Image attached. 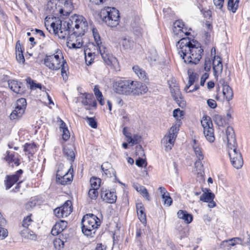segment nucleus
Returning a JSON list of instances; mask_svg holds the SVG:
<instances>
[{
  "instance_id": "f257e3e1",
  "label": "nucleus",
  "mask_w": 250,
  "mask_h": 250,
  "mask_svg": "<svg viewBox=\"0 0 250 250\" xmlns=\"http://www.w3.org/2000/svg\"><path fill=\"white\" fill-rule=\"evenodd\" d=\"M178 53L185 63L196 64L202 58L203 49L199 44H193L188 38H183L177 44Z\"/></svg>"
},
{
  "instance_id": "f03ea898",
  "label": "nucleus",
  "mask_w": 250,
  "mask_h": 250,
  "mask_svg": "<svg viewBox=\"0 0 250 250\" xmlns=\"http://www.w3.org/2000/svg\"><path fill=\"white\" fill-rule=\"evenodd\" d=\"M44 65L51 70H58L61 68V75L63 80L68 79V67L66 62L63 60L61 50L57 49L52 55H46L44 59Z\"/></svg>"
},
{
  "instance_id": "7ed1b4c3",
  "label": "nucleus",
  "mask_w": 250,
  "mask_h": 250,
  "mask_svg": "<svg viewBox=\"0 0 250 250\" xmlns=\"http://www.w3.org/2000/svg\"><path fill=\"white\" fill-rule=\"evenodd\" d=\"M45 26L50 33L61 39H64L69 34L70 26L68 20L62 21L59 18L46 17L44 21Z\"/></svg>"
},
{
  "instance_id": "20e7f679",
  "label": "nucleus",
  "mask_w": 250,
  "mask_h": 250,
  "mask_svg": "<svg viewBox=\"0 0 250 250\" xmlns=\"http://www.w3.org/2000/svg\"><path fill=\"white\" fill-rule=\"evenodd\" d=\"M100 16L102 21L111 27H116L119 23V12L114 7L104 8L101 10Z\"/></svg>"
},
{
  "instance_id": "39448f33",
  "label": "nucleus",
  "mask_w": 250,
  "mask_h": 250,
  "mask_svg": "<svg viewBox=\"0 0 250 250\" xmlns=\"http://www.w3.org/2000/svg\"><path fill=\"white\" fill-rule=\"evenodd\" d=\"M70 29H72L73 33L78 35H83L88 29V24L85 19L82 16L74 15L68 20Z\"/></svg>"
},
{
  "instance_id": "423d86ee",
  "label": "nucleus",
  "mask_w": 250,
  "mask_h": 250,
  "mask_svg": "<svg viewBox=\"0 0 250 250\" xmlns=\"http://www.w3.org/2000/svg\"><path fill=\"white\" fill-rule=\"evenodd\" d=\"M82 231L84 235L91 236L95 233V230L100 226V220L95 215L86 214L82 220Z\"/></svg>"
},
{
  "instance_id": "0eeeda50",
  "label": "nucleus",
  "mask_w": 250,
  "mask_h": 250,
  "mask_svg": "<svg viewBox=\"0 0 250 250\" xmlns=\"http://www.w3.org/2000/svg\"><path fill=\"white\" fill-rule=\"evenodd\" d=\"M63 166L59 165L56 173V182L62 185L70 184L73 180V169L71 167L68 170L63 171Z\"/></svg>"
},
{
  "instance_id": "6e6552de",
  "label": "nucleus",
  "mask_w": 250,
  "mask_h": 250,
  "mask_svg": "<svg viewBox=\"0 0 250 250\" xmlns=\"http://www.w3.org/2000/svg\"><path fill=\"white\" fill-rule=\"evenodd\" d=\"M203 128V133L206 139L209 142L212 143L215 140L214 129L212 121L209 117L204 116L201 121Z\"/></svg>"
},
{
  "instance_id": "1a4fd4ad",
  "label": "nucleus",
  "mask_w": 250,
  "mask_h": 250,
  "mask_svg": "<svg viewBox=\"0 0 250 250\" xmlns=\"http://www.w3.org/2000/svg\"><path fill=\"white\" fill-rule=\"evenodd\" d=\"M131 81L129 80H120L115 82L113 85L114 91L120 95L130 96Z\"/></svg>"
},
{
  "instance_id": "9d476101",
  "label": "nucleus",
  "mask_w": 250,
  "mask_h": 250,
  "mask_svg": "<svg viewBox=\"0 0 250 250\" xmlns=\"http://www.w3.org/2000/svg\"><path fill=\"white\" fill-rule=\"evenodd\" d=\"M100 48V53L104 62L115 71L120 70V65L117 59L109 53L105 47Z\"/></svg>"
},
{
  "instance_id": "9b49d317",
  "label": "nucleus",
  "mask_w": 250,
  "mask_h": 250,
  "mask_svg": "<svg viewBox=\"0 0 250 250\" xmlns=\"http://www.w3.org/2000/svg\"><path fill=\"white\" fill-rule=\"evenodd\" d=\"M26 104L25 99L21 98L18 100L15 108L10 115V119L18 120L21 118L25 112Z\"/></svg>"
},
{
  "instance_id": "f8f14e48",
  "label": "nucleus",
  "mask_w": 250,
  "mask_h": 250,
  "mask_svg": "<svg viewBox=\"0 0 250 250\" xmlns=\"http://www.w3.org/2000/svg\"><path fill=\"white\" fill-rule=\"evenodd\" d=\"M92 33L96 45L93 43H90L88 44L87 47L92 52H95V55L96 56L100 53V48L105 47L102 45L101 37L96 28H93L92 29Z\"/></svg>"
},
{
  "instance_id": "ddd939ff",
  "label": "nucleus",
  "mask_w": 250,
  "mask_h": 250,
  "mask_svg": "<svg viewBox=\"0 0 250 250\" xmlns=\"http://www.w3.org/2000/svg\"><path fill=\"white\" fill-rule=\"evenodd\" d=\"M184 24L182 21L178 20L175 21L173 25V34L174 38H185L184 36L188 35L189 33L187 31V29L184 28Z\"/></svg>"
},
{
  "instance_id": "4468645a",
  "label": "nucleus",
  "mask_w": 250,
  "mask_h": 250,
  "mask_svg": "<svg viewBox=\"0 0 250 250\" xmlns=\"http://www.w3.org/2000/svg\"><path fill=\"white\" fill-rule=\"evenodd\" d=\"M169 88L172 97L178 104L179 106L182 107L185 106V101L184 100L177 84H169Z\"/></svg>"
},
{
  "instance_id": "2eb2a0df",
  "label": "nucleus",
  "mask_w": 250,
  "mask_h": 250,
  "mask_svg": "<svg viewBox=\"0 0 250 250\" xmlns=\"http://www.w3.org/2000/svg\"><path fill=\"white\" fill-rule=\"evenodd\" d=\"M131 91L130 96H140L146 93L148 90L146 84L138 82L131 81Z\"/></svg>"
},
{
  "instance_id": "dca6fc26",
  "label": "nucleus",
  "mask_w": 250,
  "mask_h": 250,
  "mask_svg": "<svg viewBox=\"0 0 250 250\" xmlns=\"http://www.w3.org/2000/svg\"><path fill=\"white\" fill-rule=\"evenodd\" d=\"M81 36L74 33L69 36L67 40V47L72 49L80 48L83 45Z\"/></svg>"
},
{
  "instance_id": "f3484780",
  "label": "nucleus",
  "mask_w": 250,
  "mask_h": 250,
  "mask_svg": "<svg viewBox=\"0 0 250 250\" xmlns=\"http://www.w3.org/2000/svg\"><path fill=\"white\" fill-rule=\"evenodd\" d=\"M204 193L201 195L200 200L204 202L208 203V207L210 208H214L216 206V203L213 201L214 195L210 189L205 188L203 189Z\"/></svg>"
},
{
  "instance_id": "a211bd4d",
  "label": "nucleus",
  "mask_w": 250,
  "mask_h": 250,
  "mask_svg": "<svg viewBox=\"0 0 250 250\" xmlns=\"http://www.w3.org/2000/svg\"><path fill=\"white\" fill-rule=\"evenodd\" d=\"M242 242L243 241L240 238L234 237L223 241L220 245V248L223 250H230L232 247L236 245L242 244Z\"/></svg>"
},
{
  "instance_id": "6ab92c4d",
  "label": "nucleus",
  "mask_w": 250,
  "mask_h": 250,
  "mask_svg": "<svg viewBox=\"0 0 250 250\" xmlns=\"http://www.w3.org/2000/svg\"><path fill=\"white\" fill-rule=\"evenodd\" d=\"M23 171L21 169L18 170L15 174L7 175L5 180V185L6 189H9L12 186L20 180V177L22 174Z\"/></svg>"
},
{
  "instance_id": "aec40b11",
  "label": "nucleus",
  "mask_w": 250,
  "mask_h": 250,
  "mask_svg": "<svg viewBox=\"0 0 250 250\" xmlns=\"http://www.w3.org/2000/svg\"><path fill=\"white\" fill-rule=\"evenodd\" d=\"M45 9L48 13L57 16H61L60 11H62L60 6L58 5V1H48L45 6Z\"/></svg>"
},
{
  "instance_id": "412c9836",
  "label": "nucleus",
  "mask_w": 250,
  "mask_h": 250,
  "mask_svg": "<svg viewBox=\"0 0 250 250\" xmlns=\"http://www.w3.org/2000/svg\"><path fill=\"white\" fill-rule=\"evenodd\" d=\"M58 5L60 6L62 11H60L61 16H65L69 14L73 7L71 0H60L58 1Z\"/></svg>"
},
{
  "instance_id": "4be33fe9",
  "label": "nucleus",
  "mask_w": 250,
  "mask_h": 250,
  "mask_svg": "<svg viewBox=\"0 0 250 250\" xmlns=\"http://www.w3.org/2000/svg\"><path fill=\"white\" fill-rule=\"evenodd\" d=\"M101 198L104 201L107 203L113 204L117 200V195L115 192L105 189L102 191Z\"/></svg>"
},
{
  "instance_id": "5701e85b",
  "label": "nucleus",
  "mask_w": 250,
  "mask_h": 250,
  "mask_svg": "<svg viewBox=\"0 0 250 250\" xmlns=\"http://www.w3.org/2000/svg\"><path fill=\"white\" fill-rule=\"evenodd\" d=\"M225 139L228 143V147L237 145L235 134L233 128L231 127L228 126L226 130Z\"/></svg>"
},
{
  "instance_id": "b1692460",
  "label": "nucleus",
  "mask_w": 250,
  "mask_h": 250,
  "mask_svg": "<svg viewBox=\"0 0 250 250\" xmlns=\"http://www.w3.org/2000/svg\"><path fill=\"white\" fill-rule=\"evenodd\" d=\"M213 69L214 76L217 77L223 70L222 59L219 56H214L212 61Z\"/></svg>"
},
{
  "instance_id": "393cba45",
  "label": "nucleus",
  "mask_w": 250,
  "mask_h": 250,
  "mask_svg": "<svg viewBox=\"0 0 250 250\" xmlns=\"http://www.w3.org/2000/svg\"><path fill=\"white\" fill-rule=\"evenodd\" d=\"M175 139L176 137H174L173 135L168 133L164 137L161 141V143L165 146L166 150L169 151L171 149Z\"/></svg>"
},
{
  "instance_id": "a878e982",
  "label": "nucleus",
  "mask_w": 250,
  "mask_h": 250,
  "mask_svg": "<svg viewBox=\"0 0 250 250\" xmlns=\"http://www.w3.org/2000/svg\"><path fill=\"white\" fill-rule=\"evenodd\" d=\"M82 103L84 105H88L89 107H96L97 105L96 102L93 99V96L92 94L88 93H84L81 97Z\"/></svg>"
},
{
  "instance_id": "bb28decb",
  "label": "nucleus",
  "mask_w": 250,
  "mask_h": 250,
  "mask_svg": "<svg viewBox=\"0 0 250 250\" xmlns=\"http://www.w3.org/2000/svg\"><path fill=\"white\" fill-rule=\"evenodd\" d=\"M9 88L17 94H21L23 90L22 87V83L16 80H9L8 81Z\"/></svg>"
},
{
  "instance_id": "cd10ccee",
  "label": "nucleus",
  "mask_w": 250,
  "mask_h": 250,
  "mask_svg": "<svg viewBox=\"0 0 250 250\" xmlns=\"http://www.w3.org/2000/svg\"><path fill=\"white\" fill-rule=\"evenodd\" d=\"M67 225V222L62 220L57 222L52 229V234L53 235H57L66 228Z\"/></svg>"
},
{
  "instance_id": "c85d7f7f",
  "label": "nucleus",
  "mask_w": 250,
  "mask_h": 250,
  "mask_svg": "<svg viewBox=\"0 0 250 250\" xmlns=\"http://www.w3.org/2000/svg\"><path fill=\"white\" fill-rule=\"evenodd\" d=\"M101 168L107 177H111L113 176L115 178V180H117L116 172L114 169L112 168L110 164L108 162L104 163L102 165Z\"/></svg>"
},
{
  "instance_id": "c756f323",
  "label": "nucleus",
  "mask_w": 250,
  "mask_h": 250,
  "mask_svg": "<svg viewBox=\"0 0 250 250\" xmlns=\"http://www.w3.org/2000/svg\"><path fill=\"white\" fill-rule=\"evenodd\" d=\"M136 210L138 218L140 221L145 224L146 223V215L145 212V208L142 203L136 204Z\"/></svg>"
},
{
  "instance_id": "7c9ffc66",
  "label": "nucleus",
  "mask_w": 250,
  "mask_h": 250,
  "mask_svg": "<svg viewBox=\"0 0 250 250\" xmlns=\"http://www.w3.org/2000/svg\"><path fill=\"white\" fill-rule=\"evenodd\" d=\"M193 172L198 177H203L204 176V166L201 161L196 160L194 163Z\"/></svg>"
},
{
  "instance_id": "2f4dec72",
  "label": "nucleus",
  "mask_w": 250,
  "mask_h": 250,
  "mask_svg": "<svg viewBox=\"0 0 250 250\" xmlns=\"http://www.w3.org/2000/svg\"><path fill=\"white\" fill-rule=\"evenodd\" d=\"M196 79L197 76L195 73H192V74L189 75L188 83L185 87V90L187 92H192L197 90L199 88V86L197 85H195L193 89H189L190 86L194 83Z\"/></svg>"
},
{
  "instance_id": "473e14b6",
  "label": "nucleus",
  "mask_w": 250,
  "mask_h": 250,
  "mask_svg": "<svg viewBox=\"0 0 250 250\" xmlns=\"http://www.w3.org/2000/svg\"><path fill=\"white\" fill-rule=\"evenodd\" d=\"M177 216L179 219L183 220L187 224L190 223L193 220L192 215L186 210H179L177 212Z\"/></svg>"
},
{
  "instance_id": "72a5a7b5",
  "label": "nucleus",
  "mask_w": 250,
  "mask_h": 250,
  "mask_svg": "<svg viewBox=\"0 0 250 250\" xmlns=\"http://www.w3.org/2000/svg\"><path fill=\"white\" fill-rule=\"evenodd\" d=\"M192 147L194 154L196 157V160L202 161L203 160L204 156L203 153L202 149L199 145L197 143L196 141L195 140L193 141Z\"/></svg>"
},
{
  "instance_id": "f704fd0d",
  "label": "nucleus",
  "mask_w": 250,
  "mask_h": 250,
  "mask_svg": "<svg viewBox=\"0 0 250 250\" xmlns=\"http://www.w3.org/2000/svg\"><path fill=\"white\" fill-rule=\"evenodd\" d=\"M16 59L18 62L23 64L25 62V59L23 55V50L20 43V41H18L16 45Z\"/></svg>"
},
{
  "instance_id": "c9c22d12",
  "label": "nucleus",
  "mask_w": 250,
  "mask_h": 250,
  "mask_svg": "<svg viewBox=\"0 0 250 250\" xmlns=\"http://www.w3.org/2000/svg\"><path fill=\"white\" fill-rule=\"evenodd\" d=\"M5 159L12 167H14V165L18 166L20 164L19 159L9 151H7V155Z\"/></svg>"
},
{
  "instance_id": "e433bc0d",
  "label": "nucleus",
  "mask_w": 250,
  "mask_h": 250,
  "mask_svg": "<svg viewBox=\"0 0 250 250\" xmlns=\"http://www.w3.org/2000/svg\"><path fill=\"white\" fill-rule=\"evenodd\" d=\"M63 217H67L72 211V204L70 200L66 201L64 204L61 207Z\"/></svg>"
},
{
  "instance_id": "4c0bfd02",
  "label": "nucleus",
  "mask_w": 250,
  "mask_h": 250,
  "mask_svg": "<svg viewBox=\"0 0 250 250\" xmlns=\"http://www.w3.org/2000/svg\"><path fill=\"white\" fill-rule=\"evenodd\" d=\"M20 233L21 236L25 239L34 240L36 238L35 233L28 228H24L23 229L21 230Z\"/></svg>"
},
{
  "instance_id": "58836bf2",
  "label": "nucleus",
  "mask_w": 250,
  "mask_h": 250,
  "mask_svg": "<svg viewBox=\"0 0 250 250\" xmlns=\"http://www.w3.org/2000/svg\"><path fill=\"white\" fill-rule=\"evenodd\" d=\"M63 152L65 156L70 161L73 162L75 159V155L72 146H65L63 148Z\"/></svg>"
},
{
  "instance_id": "ea45409f",
  "label": "nucleus",
  "mask_w": 250,
  "mask_h": 250,
  "mask_svg": "<svg viewBox=\"0 0 250 250\" xmlns=\"http://www.w3.org/2000/svg\"><path fill=\"white\" fill-rule=\"evenodd\" d=\"M228 152L230 160H233L234 158H237L238 156H242L240 152L237 149V145L234 147L232 146L228 147Z\"/></svg>"
},
{
  "instance_id": "a19ab883",
  "label": "nucleus",
  "mask_w": 250,
  "mask_h": 250,
  "mask_svg": "<svg viewBox=\"0 0 250 250\" xmlns=\"http://www.w3.org/2000/svg\"><path fill=\"white\" fill-rule=\"evenodd\" d=\"M134 72L142 80H145L147 79L146 73L145 71L138 65H135L132 67Z\"/></svg>"
},
{
  "instance_id": "79ce46f5",
  "label": "nucleus",
  "mask_w": 250,
  "mask_h": 250,
  "mask_svg": "<svg viewBox=\"0 0 250 250\" xmlns=\"http://www.w3.org/2000/svg\"><path fill=\"white\" fill-rule=\"evenodd\" d=\"M134 188L148 201L150 200L149 193L146 188L139 185H134Z\"/></svg>"
},
{
  "instance_id": "37998d69",
  "label": "nucleus",
  "mask_w": 250,
  "mask_h": 250,
  "mask_svg": "<svg viewBox=\"0 0 250 250\" xmlns=\"http://www.w3.org/2000/svg\"><path fill=\"white\" fill-rule=\"evenodd\" d=\"M223 94L226 100L229 101L231 100L233 96V92L231 88L227 84L223 86Z\"/></svg>"
},
{
  "instance_id": "c03bdc74",
  "label": "nucleus",
  "mask_w": 250,
  "mask_h": 250,
  "mask_svg": "<svg viewBox=\"0 0 250 250\" xmlns=\"http://www.w3.org/2000/svg\"><path fill=\"white\" fill-rule=\"evenodd\" d=\"M120 43L125 49H130L133 46L134 42L129 38L123 37L120 41Z\"/></svg>"
},
{
  "instance_id": "a18cd8bd",
  "label": "nucleus",
  "mask_w": 250,
  "mask_h": 250,
  "mask_svg": "<svg viewBox=\"0 0 250 250\" xmlns=\"http://www.w3.org/2000/svg\"><path fill=\"white\" fill-rule=\"evenodd\" d=\"M213 120L215 124L220 126H223L229 123L226 119L223 118L221 115L219 114L215 115Z\"/></svg>"
},
{
  "instance_id": "49530a36",
  "label": "nucleus",
  "mask_w": 250,
  "mask_h": 250,
  "mask_svg": "<svg viewBox=\"0 0 250 250\" xmlns=\"http://www.w3.org/2000/svg\"><path fill=\"white\" fill-rule=\"evenodd\" d=\"M233 167L236 169H240L243 165V160L242 156H238L237 158H234L233 160H230Z\"/></svg>"
},
{
  "instance_id": "de8ad7c7",
  "label": "nucleus",
  "mask_w": 250,
  "mask_h": 250,
  "mask_svg": "<svg viewBox=\"0 0 250 250\" xmlns=\"http://www.w3.org/2000/svg\"><path fill=\"white\" fill-rule=\"evenodd\" d=\"M141 137L138 134H134L133 136L131 135L128 139H126L127 142L130 144L131 146L139 144L141 142Z\"/></svg>"
},
{
  "instance_id": "09e8293b",
  "label": "nucleus",
  "mask_w": 250,
  "mask_h": 250,
  "mask_svg": "<svg viewBox=\"0 0 250 250\" xmlns=\"http://www.w3.org/2000/svg\"><path fill=\"white\" fill-rule=\"evenodd\" d=\"M94 94L97 98V100L101 105H104V99L103 98V95L102 92L99 89L97 85H95L94 88Z\"/></svg>"
},
{
  "instance_id": "8fccbe9b",
  "label": "nucleus",
  "mask_w": 250,
  "mask_h": 250,
  "mask_svg": "<svg viewBox=\"0 0 250 250\" xmlns=\"http://www.w3.org/2000/svg\"><path fill=\"white\" fill-rule=\"evenodd\" d=\"M184 115V112L179 108L175 109L173 111V116L175 119L178 121V123H181L180 121L183 119Z\"/></svg>"
},
{
  "instance_id": "3c124183",
  "label": "nucleus",
  "mask_w": 250,
  "mask_h": 250,
  "mask_svg": "<svg viewBox=\"0 0 250 250\" xmlns=\"http://www.w3.org/2000/svg\"><path fill=\"white\" fill-rule=\"evenodd\" d=\"M91 187L92 188L98 189L101 183V179L96 177H92L90 180Z\"/></svg>"
},
{
  "instance_id": "603ef678",
  "label": "nucleus",
  "mask_w": 250,
  "mask_h": 250,
  "mask_svg": "<svg viewBox=\"0 0 250 250\" xmlns=\"http://www.w3.org/2000/svg\"><path fill=\"white\" fill-rule=\"evenodd\" d=\"M238 1L237 0H236L235 2H234V0H228V9L231 11L233 13L235 12L238 7Z\"/></svg>"
},
{
  "instance_id": "864d4df0",
  "label": "nucleus",
  "mask_w": 250,
  "mask_h": 250,
  "mask_svg": "<svg viewBox=\"0 0 250 250\" xmlns=\"http://www.w3.org/2000/svg\"><path fill=\"white\" fill-rule=\"evenodd\" d=\"M54 248L57 250H60L63 247L64 243L60 238H56L53 241Z\"/></svg>"
},
{
  "instance_id": "5fc2aeb1",
  "label": "nucleus",
  "mask_w": 250,
  "mask_h": 250,
  "mask_svg": "<svg viewBox=\"0 0 250 250\" xmlns=\"http://www.w3.org/2000/svg\"><path fill=\"white\" fill-rule=\"evenodd\" d=\"M180 125V124L178 123V124L172 125L169 130L168 134L173 135L174 137L176 138Z\"/></svg>"
},
{
  "instance_id": "6e6d98bb",
  "label": "nucleus",
  "mask_w": 250,
  "mask_h": 250,
  "mask_svg": "<svg viewBox=\"0 0 250 250\" xmlns=\"http://www.w3.org/2000/svg\"><path fill=\"white\" fill-rule=\"evenodd\" d=\"M162 198L164 205L167 207H169L172 204V199L170 197L169 193L167 194L165 196L162 197Z\"/></svg>"
},
{
  "instance_id": "4d7b16f0",
  "label": "nucleus",
  "mask_w": 250,
  "mask_h": 250,
  "mask_svg": "<svg viewBox=\"0 0 250 250\" xmlns=\"http://www.w3.org/2000/svg\"><path fill=\"white\" fill-rule=\"evenodd\" d=\"M98 189L95 188H91L88 191V196L89 197L93 200V199H96L98 195Z\"/></svg>"
},
{
  "instance_id": "13d9d810",
  "label": "nucleus",
  "mask_w": 250,
  "mask_h": 250,
  "mask_svg": "<svg viewBox=\"0 0 250 250\" xmlns=\"http://www.w3.org/2000/svg\"><path fill=\"white\" fill-rule=\"evenodd\" d=\"M33 222V220L31 218V215H28L26 217H24L22 221V226L23 228H28V226H30Z\"/></svg>"
},
{
  "instance_id": "bf43d9fd",
  "label": "nucleus",
  "mask_w": 250,
  "mask_h": 250,
  "mask_svg": "<svg viewBox=\"0 0 250 250\" xmlns=\"http://www.w3.org/2000/svg\"><path fill=\"white\" fill-rule=\"evenodd\" d=\"M3 226L4 225L0 226V240H3L8 236V231Z\"/></svg>"
},
{
  "instance_id": "052dcab7",
  "label": "nucleus",
  "mask_w": 250,
  "mask_h": 250,
  "mask_svg": "<svg viewBox=\"0 0 250 250\" xmlns=\"http://www.w3.org/2000/svg\"><path fill=\"white\" fill-rule=\"evenodd\" d=\"M121 116L123 119V124H127L129 122V117L128 114L126 113L124 110H122L121 112Z\"/></svg>"
},
{
  "instance_id": "680f3d73",
  "label": "nucleus",
  "mask_w": 250,
  "mask_h": 250,
  "mask_svg": "<svg viewBox=\"0 0 250 250\" xmlns=\"http://www.w3.org/2000/svg\"><path fill=\"white\" fill-rule=\"evenodd\" d=\"M88 125L92 128H96L97 127V124L95 119L93 118H86Z\"/></svg>"
},
{
  "instance_id": "e2e57ef3",
  "label": "nucleus",
  "mask_w": 250,
  "mask_h": 250,
  "mask_svg": "<svg viewBox=\"0 0 250 250\" xmlns=\"http://www.w3.org/2000/svg\"><path fill=\"white\" fill-rule=\"evenodd\" d=\"M62 137L64 141H67L70 137V134L67 128H64V130L62 131Z\"/></svg>"
},
{
  "instance_id": "0e129e2a",
  "label": "nucleus",
  "mask_w": 250,
  "mask_h": 250,
  "mask_svg": "<svg viewBox=\"0 0 250 250\" xmlns=\"http://www.w3.org/2000/svg\"><path fill=\"white\" fill-rule=\"evenodd\" d=\"M204 69L206 71L210 70L211 68V62L209 59H206L204 63Z\"/></svg>"
},
{
  "instance_id": "69168bd1",
  "label": "nucleus",
  "mask_w": 250,
  "mask_h": 250,
  "mask_svg": "<svg viewBox=\"0 0 250 250\" xmlns=\"http://www.w3.org/2000/svg\"><path fill=\"white\" fill-rule=\"evenodd\" d=\"M54 213L58 218L64 217L63 215H62V212L61 207L55 208L54 210Z\"/></svg>"
},
{
  "instance_id": "338daca9",
  "label": "nucleus",
  "mask_w": 250,
  "mask_h": 250,
  "mask_svg": "<svg viewBox=\"0 0 250 250\" xmlns=\"http://www.w3.org/2000/svg\"><path fill=\"white\" fill-rule=\"evenodd\" d=\"M136 165L138 167H142L144 165L145 166H146V162L144 159L142 158H139L136 161Z\"/></svg>"
},
{
  "instance_id": "774afa93",
  "label": "nucleus",
  "mask_w": 250,
  "mask_h": 250,
  "mask_svg": "<svg viewBox=\"0 0 250 250\" xmlns=\"http://www.w3.org/2000/svg\"><path fill=\"white\" fill-rule=\"evenodd\" d=\"M207 104L211 108H215L217 106L216 102L213 99H208L207 101Z\"/></svg>"
}]
</instances>
